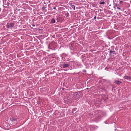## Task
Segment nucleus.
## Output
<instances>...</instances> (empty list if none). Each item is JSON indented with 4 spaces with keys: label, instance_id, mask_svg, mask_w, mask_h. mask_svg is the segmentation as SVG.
Wrapping results in <instances>:
<instances>
[{
    "label": "nucleus",
    "instance_id": "21",
    "mask_svg": "<svg viewBox=\"0 0 131 131\" xmlns=\"http://www.w3.org/2000/svg\"><path fill=\"white\" fill-rule=\"evenodd\" d=\"M64 88H63L62 89V90H64Z\"/></svg>",
    "mask_w": 131,
    "mask_h": 131
},
{
    "label": "nucleus",
    "instance_id": "23",
    "mask_svg": "<svg viewBox=\"0 0 131 131\" xmlns=\"http://www.w3.org/2000/svg\"><path fill=\"white\" fill-rule=\"evenodd\" d=\"M101 10H102L101 9L100 10V11H101Z\"/></svg>",
    "mask_w": 131,
    "mask_h": 131
},
{
    "label": "nucleus",
    "instance_id": "8",
    "mask_svg": "<svg viewBox=\"0 0 131 131\" xmlns=\"http://www.w3.org/2000/svg\"><path fill=\"white\" fill-rule=\"evenodd\" d=\"M71 7L73 9L75 10V6L74 5H71Z\"/></svg>",
    "mask_w": 131,
    "mask_h": 131
},
{
    "label": "nucleus",
    "instance_id": "13",
    "mask_svg": "<svg viewBox=\"0 0 131 131\" xmlns=\"http://www.w3.org/2000/svg\"><path fill=\"white\" fill-rule=\"evenodd\" d=\"M115 52V51H112L111 50L110 51V52H109V53H112V52Z\"/></svg>",
    "mask_w": 131,
    "mask_h": 131
},
{
    "label": "nucleus",
    "instance_id": "17",
    "mask_svg": "<svg viewBox=\"0 0 131 131\" xmlns=\"http://www.w3.org/2000/svg\"><path fill=\"white\" fill-rule=\"evenodd\" d=\"M107 69H108V68H107V67H106V68H105V70H107Z\"/></svg>",
    "mask_w": 131,
    "mask_h": 131
},
{
    "label": "nucleus",
    "instance_id": "5",
    "mask_svg": "<svg viewBox=\"0 0 131 131\" xmlns=\"http://www.w3.org/2000/svg\"><path fill=\"white\" fill-rule=\"evenodd\" d=\"M56 21L55 18H52L51 19L50 22L52 24H53L55 23Z\"/></svg>",
    "mask_w": 131,
    "mask_h": 131
},
{
    "label": "nucleus",
    "instance_id": "11",
    "mask_svg": "<svg viewBox=\"0 0 131 131\" xmlns=\"http://www.w3.org/2000/svg\"><path fill=\"white\" fill-rule=\"evenodd\" d=\"M10 3L8 2L7 3H4V5H7V6H9V5Z\"/></svg>",
    "mask_w": 131,
    "mask_h": 131
},
{
    "label": "nucleus",
    "instance_id": "16",
    "mask_svg": "<svg viewBox=\"0 0 131 131\" xmlns=\"http://www.w3.org/2000/svg\"><path fill=\"white\" fill-rule=\"evenodd\" d=\"M96 16H95L94 17V20H96Z\"/></svg>",
    "mask_w": 131,
    "mask_h": 131
},
{
    "label": "nucleus",
    "instance_id": "20",
    "mask_svg": "<svg viewBox=\"0 0 131 131\" xmlns=\"http://www.w3.org/2000/svg\"><path fill=\"white\" fill-rule=\"evenodd\" d=\"M32 26H33L35 27V25H32Z\"/></svg>",
    "mask_w": 131,
    "mask_h": 131
},
{
    "label": "nucleus",
    "instance_id": "10",
    "mask_svg": "<svg viewBox=\"0 0 131 131\" xmlns=\"http://www.w3.org/2000/svg\"><path fill=\"white\" fill-rule=\"evenodd\" d=\"M69 13H68V12H66V14H65V15L66 16H67V17H68L69 16Z\"/></svg>",
    "mask_w": 131,
    "mask_h": 131
},
{
    "label": "nucleus",
    "instance_id": "6",
    "mask_svg": "<svg viewBox=\"0 0 131 131\" xmlns=\"http://www.w3.org/2000/svg\"><path fill=\"white\" fill-rule=\"evenodd\" d=\"M121 82L120 81H119L118 80H116L115 81L114 83L116 84H120Z\"/></svg>",
    "mask_w": 131,
    "mask_h": 131
},
{
    "label": "nucleus",
    "instance_id": "18",
    "mask_svg": "<svg viewBox=\"0 0 131 131\" xmlns=\"http://www.w3.org/2000/svg\"><path fill=\"white\" fill-rule=\"evenodd\" d=\"M123 2V1H120V3H122Z\"/></svg>",
    "mask_w": 131,
    "mask_h": 131
},
{
    "label": "nucleus",
    "instance_id": "22",
    "mask_svg": "<svg viewBox=\"0 0 131 131\" xmlns=\"http://www.w3.org/2000/svg\"><path fill=\"white\" fill-rule=\"evenodd\" d=\"M45 9V8H43V7L42 8V9Z\"/></svg>",
    "mask_w": 131,
    "mask_h": 131
},
{
    "label": "nucleus",
    "instance_id": "1",
    "mask_svg": "<svg viewBox=\"0 0 131 131\" xmlns=\"http://www.w3.org/2000/svg\"><path fill=\"white\" fill-rule=\"evenodd\" d=\"M70 66V62H69L67 63L64 62L63 64H60L61 68H64L68 69Z\"/></svg>",
    "mask_w": 131,
    "mask_h": 131
},
{
    "label": "nucleus",
    "instance_id": "7",
    "mask_svg": "<svg viewBox=\"0 0 131 131\" xmlns=\"http://www.w3.org/2000/svg\"><path fill=\"white\" fill-rule=\"evenodd\" d=\"M106 115V114L104 112H102L101 113V116H105Z\"/></svg>",
    "mask_w": 131,
    "mask_h": 131
},
{
    "label": "nucleus",
    "instance_id": "25",
    "mask_svg": "<svg viewBox=\"0 0 131 131\" xmlns=\"http://www.w3.org/2000/svg\"><path fill=\"white\" fill-rule=\"evenodd\" d=\"M126 12V11H125V12Z\"/></svg>",
    "mask_w": 131,
    "mask_h": 131
},
{
    "label": "nucleus",
    "instance_id": "12",
    "mask_svg": "<svg viewBox=\"0 0 131 131\" xmlns=\"http://www.w3.org/2000/svg\"><path fill=\"white\" fill-rule=\"evenodd\" d=\"M105 3V2L104 1L100 2V4H104Z\"/></svg>",
    "mask_w": 131,
    "mask_h": 131
},
{
    "label": "nucleus",
    "instance_id": "9",
    "mask_svg": "<svg viewBox=\"0 0 131 131\" xmlns=\"http://www.w3.org/2000/svg\"><path fill=\"white\" fill-rule=\"evenodd\" d=\"M119 6V5H118V4L116 3L115 4V5L114 7V8H116L117 6Z\"/></svg>",
    "mask_w": 131,
    "mask_h": 131
},
{
    "label": "nucleus",
    "instance_id": "14",
    "mask_svg": "<svg viewBox=\"0 0 131 131\" xmlns=\"http://www.w3.org/2000/svg\"><path fill=\"white\" fill-rule=\"evenodd\" d=\"M53 9L54 10L56 9V7H54L53 8Z\"/></svg>",
    "mask_w": 131,
    "mask_h": 131
},
{
    "label": "nucleus",
    "instance_id": "19",
    "mask_svg": "<svg viewBox=\"0 0 131 131\" xmlns=\"http://www.w3.org/2000/svg\"><path fill=\"white\" fill-rule=\"evenodd\" d=\"M114 48L113 46H111V48Z\"/></svg>",
    "mask_w": 131,
    "mask_h": 131
},
{
    "label": "nucleus",
    "instance_id": "24",
    "mask_svg": "<svg viewBox=\"0 0 131 131\" xmlns=\"http://www.w3.org/2000/svg\"><path fill=\"white\" fill-rule=\"evenodd\" d=\"M67 70H65V71H67Z\"/></svg>",
    "mask_w": 131,
    "mask_h": 131
},
{
    "label": "nucleus",
    "instance_id": "3",
    "mask_svg": "<svg viewBox=\"0 0 131 131\" xmlns=\"http://www.w3.org/2000/svg\"><path fill=\"white\" fill-rule=\"evenodd\" d=\"M10 120L12 122H17V120L19 119H17L16 118L14 117H10Z\"/></svg>",
    "mask_w": 131,
    "mask_h": 131
},
{
    "label": "nucleus",
    "instance_id": "15",
    "mask_svg": "<svg viewBox=\"0 0 131 131\" xmlns=\"http://www.w3.org/2000/svg\"><path fill=\"white\" fill-rule=\"evenodd\" d=\"M117 9H118L119 10H121V9L119 7H117Z\"/></svg>",
    "mask_w": 131,
    "mask_h": 131
},
{
    "label": "nucleus",
    "instance_id": "4",
    "mask_svg": "<svg viewBox=\"0 0 131 131\" xmlns=\"http://www.w3.org/2000/svg\"><path fill=\"white\" fill-rule=\"evenodd\" d=\"M124 78L125 79H127L129 80H131V77L125 75L124 77Z\"/></svg>",
    "mask_w": 131,
    "mask_h": 131
},
{
    "label": "nucleus",
    "instance_id": "2",
    "mask_svg": "<svg viewBox=\"0 0 131 131\" xmlns=\"http://www.w3.org/2000/svg\"><path fill=\"white\" fill-rule=\"evenodd\" d=\"M14 27V24L12 23L7 24V27L8 28H13Z\"/></svg>",
    "mask_w": 131,
    "mask_h": 131
}]
</instances>
